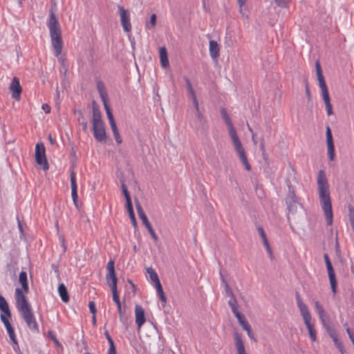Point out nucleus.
Instances as JSON below:
<instances>
[{"instance_id": "1", "label": "nucleus", "mask_w": 354, "mask_h": 354, "mask_svg": "<svg viewBox=\"0 0 354 354\" xmlns=\"http://www.w3.org/2000/svg\"><path fill=\"white\" fill-rule=\"evenodd\" d=\"M319 198L328 225L333 224V210L328 179L324 170H319L317 178Z\"/></svg>"}, {"instance_id": "2", "label": "nucleus", "mask_w": 354, "mask_h": 354, "mask_svg": "<svg viewBox=\"0 0 354 354\" xmlns=\"http://www.w3.org/2000/svg\"><path fill=\"white\" fill-rule=\"evenodd\" d=\"M16 307L28 328L33 333H39V326L32 313L31 306L19 288H17L15 292Z\"/></svg>"}, {"instance_id": "3", "label": "nucleus", "mask_w": 354, "mask_h": 354, "mask_svg": "<svg viewBox=\"0 0 354 354\" xmlns=\"http://www.w3.org/2000/svg\"><path fill=\"white\" fill-rule=\"evenodd\" d=\"M221 113L223 120L225 121V124L227 127L229 135L232 139L234 149L236 151V153H238L239 160H241L242 164L244 165L245 169L247 171H250L251 166L248 162L246 153H245V150L242 146L241 142L236 133V131L233 126V124H232V122L230 118L229 117L226 110L223 108L221 109Z\"/></svg>"}, {"instance_id": "4", "label": "nucleus", "mask_w": 354, "mask_h": 354, "mask_svg": "<svg viewBox=\"0 0 354 354\" xmlns=\"http://www.w3.org/2000/svg\"><path fill=\"white\" fill-rule=\"evenodd\" d=\"M288 191L286 197V204L289 213L295 214L297 212V204L299 203L295 189L289 180L286 181Z\"/></svg>"}, {"instance_id": "5", "label": "nucleus", "mask_w": 354, "mask_h": 354, "mask_svg": "<svg viewBox=\"0 0 354 354\" xmlns=\"http://www.w3.org/2000/svg\"><path fill=\"white\" fill-rule=\"evenodd\" d=\"M136 210H137L138 216L141 219L142 224L146 227V228L147 229L149 233L150 234L151 238L154 240V241H157L158 239V236L156 235L150 222L149 221L147 216L145 214L140 203L138 200L136 201Z\"/></svg>"}, {"instance_id": "6", "label": "nucleus", "mask_w": 354, "mask_h": 354, "mask_svg": "<svg viewBox=\"0 0 354 354\" xmlns=\"http://www.w3.org/2000/svg\"><path fill=\"white\" fill-rule=\"evenodd\" d=\"M35 156L37 164L41 165L44 171L49 169V165L46 156V149L43 142L36 145Z\"/></svg>"}, {"instance_id": "7", "label": "nucleus", "mask_w": 354, "mask_h": 354, "mask_svg": "<svg viewBox=\"0 0 354 354\" xmlns=\"http://www.w3.org/2000/svg\"><path fill=\"white\" fill-rule=\"evenodd\" d=\"M324 259L326 263L327 272L328 275L329 282L331 288L332 292L333 295L337 293V282L333 265L330 261L328 255L327 254H324Z\"/></svg>"}, {"instance_id": "8", "label": "nucleus", "mask_w": 354, "mask_h": 354, "mask_svg": "<svg viewBox=\"0 0 354 354\" xmlns=\"http://www.w3.org/2000/svg\"><path fill=\"white\" fill-rule=\"evenodd\" d=\"M118 8L120 16V21L122 28L124 32H129L131 30V24L130 22V14L123 6L118 5Z\"/></svg>"}, {"instance_id": "9", "label": "nucleus", "mask_w": 354, "mask_h": 354, "mask_svg": "<svg viewBox=\"0 0 354 354\" xmlns=\"http://www.w3.org/2000/svg\"><path fill=\"white\" fill-rule=\"evenodd\" d=\"M52 46L55 50V55L59 56L62 53L63 41L61 31L50 33Z\"/></svg>"}, {"instance_id": "10", "label": "nucleus", "mask_w": 354, "mask_h": 354, "mask_svg": "<svg viewBox=\"0 0 354 354\" xmlns=\"http://www.w3.org/2000/svg\"><path fill=\"white\" fill-rule=\"evenodd\" d=\"M326 145H327V154L330 161H333L335 159V146L333 142V138L330 128L329 126L326 127Z\"/></svg>"}, {"instance_id": "11", "label": "nucleus", "mask_w": 354, "mask_h": 354, "mask_svg": "<svg viewBox=\"0 0 354 354\" xmlns=\"http://www.w3.org/2000/svg\"><path fill=\"white\" fill-rule=\"evenodd\" d=\"M196 119H193L189 121L191 127L196 131L207 130V120L206 118L201 113V112L196 113Z\"/></svg>"}, {"instance_id": "12", "label": "nucleus", "mask_w": 354, "mask_h": 354, "mask_svg": "<svg viewBox=\"0 0 354 354\" xmlns=\"http://www.w3.org/2000/svg\"><path fill=\"white\" fill-rule=\"evenodd\" d=\"M70 180H71V196L73 201V203L75 206L79 209L80 207V205L78 203L77 198V185L76 183V178H75V174L73 170L71 171L70 174Z\"/></svg>"}, {"instance_id": "13", "label": "nucleus", "mask_w": 354, "mask_h": 354, "mask_svg": "<svg viewBox=\"0 0 354 354\" xmlns=\"http://www.w3.org/2000/svg\"><path fill=\"white\" fill-rule=\"evenodd\" d=\"M296 300H297V306H298L300 313L303 317L304 322L311 320V315L308 309V307L302 301L298 292H296Z\"/></svg>"}, {"instance_id": "14", "label": "nucleus", "mask_w": 354, "mask_h": 354, "mask_svg": "<svg viewBox=\"0 0 354 354\" xmlns=\"http://www.w3.org/2000/svg\"><path fill=\"white\" fill-rule=\"evenodd\" d=\"M93 136L97 142H103L106 138L104 124L92 125Z\"/></svg>"}, {"instance_id": "15", "label": "nucleus", "mask_w": 354, "mask_h": 354, "mask_svg": "<svg viewBox=\"0 0 354 354\" xmlns=\"http://www.w3.org/2000/svg\"><path fill=\"white\" fill-rule=\"evenodd\" d=\"M9 88L12 93V97L14 99L19 100L20 99V95H21V93L22 91V88L20 85L19 80L18 77H15L12 79V80L10 84Z\"/></svg>"}, {"instance_id": "16", "label": "nucleus", "mask_w": 354, "mask_h": 354, "mask_svg": "<svg viewBox=\"0 0 354 354\" xmlns=\"http://www.w3.org/2000/svg\"><path fill=\"white\" fill-rule=\"evenodd\" d=\"M135 315H136V324L137 325V329L139 332L142 326L146 322L145 311L143 308L140 305H136L135 307Z\"/></svg>"}, {"instance_id": "17", "label": "nucleus", "mask_w": 354, "mask_h": 354, "mask_svg": "<svg viewBox=\"0 0 354 354\" xmlns=\"http://www.w3.org/2000/svg\"><path fill=\"white\" fill-rule=\"evenodd\" d=\"M315 68H316L317 80L319 82V86L322 91V94L328 93V88H327V86H326V82L324 80V77L322 74V67H321V65H320L319 61H317L315 63Z\"/></svg>"}, {"instance_id": "18", "label": "nucleus", "mask_w": 354, "mask_h": 354, "mask_svg": "<svg viewBox=\"0 0 354 354\" xmlns=\"http://www.w3.org/2000/svg\"><path fill=\"white\" fill-rule=\"evenodd\" d=\"M92 125L104 124L100 110L95 101L92 102Z\"/></svg>"}, {"instance_id": "19", "label": "nucleus", "mask_w": 354, "mask_h": 354, "mask_svg": "<svg viewBox=\"0 0 354 354\" xmlns=\"http://www.w3.org/2000/svg\"><path fill=\"white\" fill-rule=\"evenodd\" d=\"M48 27L49 28L50 33L61 31L56 15L52 9L50 10V17L48 22Z\"/></svg>"}, {"instance_id": "20", "label": "nucleus", "mask_w": 354, "mask_h": 354, "mask_svg": "<svg viewBox=\"0 0 354 354\" xmlns=\"http://www.w3.org/2000/svg\"><path fill=\"white\" fill-rule=\"evenodd\" d=\"M96 87L102 102H107L108 93L104 82L100 80H97L96 82Z\"/></svg>"}, {"instance_id": "21", "label": "nucleus", "mask_w": 354, "mask_h": 354, "mask_svg": "<svg viewBox=\"0 0 354 354\" xmlns=\"http://www.w3.org/2000/svg\"><path fill=\"white\" fill-rule=\"evenodd\" d=\"M19 281L21 285V290L25 295V294L28 293L29 292V287L28 283V278H27V273L26 271L22 270L19 273Z\"/></svg>"}, {"instance_id": "22", "label": "nucleus", "mask_w": 354, "mask_h": 354, "mask_svg": "<svg viewBox=\"0 0 354 354\" xmlns=\"http://www.w3.org/2000/svg\"><path fill=\"white\" fill-rule=\"evenodd\" d=\"M328 335L332 339L333 342H334V344L339 350V351L342 354H344L346 353V350L344 348L342 342L338 338L336 331L333 330V332L330 333Z\"/></svg>"}, {"instance_id": "23", "label": "nucleus", "mask_w": 354, "mask_h": 354, "mask_svg": "<svg viewBox=\"0 0 354 354\" xmlns=\"http://www.w3.org/2000/svg\"><path fill=\"white\" fill-rule=\"evenodd\" d=\"M235 346L237 351V354H247L245 352L243 342L241 339V335L238 333H236L234 335Z\"/></svg>"}, {"instance_id": "24", "label": "nucleus", "mask_w": 354, "mask_h": 354, "mask_svg": "<svg viewBox=\"0 0 354 354\" xmlns=\"http://www.w3.org/2000/svg\"><path fill=\"white\" fill-rule=\"evenodd\" d=\"M220 48L217 41H209V55L213 59H216L219 56Z\"/></svg>"}, {"instance_id": "25", "label": "nucleus", "mask_w": 354, "mask_h": 354, "mask_svg": "<svg viewBox=\"0 0 354 354\" xmlns=\"http://www.w3.org/2000/svg\"><path fill=\"white\" fill-rule=\"evenodd\" d=\"M106 282L110 286L111 290H118L117 289V282L118 279L116 277L115 272L107 273L106 276Z\"/></svg>"}, {"instance_id": "26", "label": "nucleus", "mask_w": 354, "mask_h": 354, "mask_svg": "<svg viewBox=\"0 0 354 354\" xmlns=\"http://www.w3.org/2000/svg\"><path fill=\"white\" fill-rule=\"evenodd\" d=\"M0 310L3 315H6L9 317H11V312L8 304L2 295H0Z\"/></svg>"}, {"instance_id": "27", "label": "nucleus", "mask_w": 354, "mask_h": 354, "mask_svg": "<svg viewBox=\"0 0 354 354\" xmlns=\"http://www.w3.org/2000/svg\"><path fill=\"white\" fill-rule=\"evenodd\" d=\"M160 63L163 68H167L169 64V59L167 57V51L165 47H161L160 48Z\"/></svg>"}, {"instance_id": "28", "label": "nucleus", "mask_w": 354, "mask_h": 354, "mask_svg": "<svg viewBox=\"0 0 354 354\" xmlns=\"http://www.w3.org/2000/svg\"><path fill=\"white\" fill-rule=\"evenodd\" d=\"M58 292L62 301L66 303L69 301V295L66 287L64 283H61L58 286Z\"/></svg>"}, {"instance_id": "29", "label": "nucleus", "mask_w": 354, "mask_h": 354, "mask_svg": "<svg viewBox=\"0 0 354 354\" xmlns=\"http://www.w3.org/2000/svg\"><path fill=\"white\" fill-rule=\"evenodd\" d=\"M155 287L156 288L157 295L161 301L162 306V307H165L167 299L163 291L162 285L160 283H158V284L155 285Z\"/></svg>"}, {"instance_id": "30", "label": "nucleus", "mask_w": 354, "mask_h": 354, "mask_svg": "<svg viewBox=\"0 0 354 354\" xmlns=\"http://www.w3.org/2000/svg\"><path fill=\"white\" fill-rule=\"evenodd\" d=\"M74 113H77L79 115V118H77V122H78L79 124H80L82 126L83 131L86 132L87 129H88V124H87V122L83 115L82 111L81 110H75Z\"/></svg>"}, {"instance_id": "31", "label": "nucleus", "mask_w": 354, "mask_h": 354, "mask_svg": "<svg viewBox=\"0 0 354 354\" xmlns=\"http://www.w3.org/2000/svg\"><path fill=\"white\" fill-rule=\"evenodd\" d=\"M306 328L308 330L309 336L312 342H315L317 340V332L315 329L313 325L310 323V320L304 322Z\"/></svg>"}, {"instance_id": "32", "label": "nucleus", "mask_w": 354, "mask_h": 354, "mask_svg": "<svg viewBox=\"0 0 354 354\" xmlns=\"http://www.w3.org/2000/svg\"><path fill=\"white\" fill-rule=\"evenodd\" d=\"M147 272L149 274L150 279L154 282L155 285L160 283L156 272L152 268H148L147 269Z\"/></svg>"}, {"instance_id": "33", "label": "nucleus", "mask_w": 354, "mask_h": 354, "mask_svg": "<svg viewBox=\"0 0 354 354\" xmlns=\"http://www.w3.org/2000/svg\"><path fill=\"white\" fill-rule=\"evenodd\" d=\"M319 319H320L322 324L323 326L324 327V328L326 329L328 334H329L330 333L335 330V329H333L330 326V324L328 323V317L326 314H324V315L323 317H319Z\"/></svg>"}, {"instance_id": "34", "label": "nucleus", "mask_w": 354, "mask_h": 354, "mask_svg": "<svg viewBox=\"0 0 354 354\" xmlns=\"http://www.w3.org/2000/svg\"><path fill=\"white\" fill-rule=\"evenodd\" d=\"M234 315L243 329L245 328H247V326L250 325L248 324V321L245 319V316L243 314H241L240 312L236 313Z\"/></svg>"}, {"instance_id": "35", "label": "nucleus", "mask_w": 354, "mask_h": 354, "mask_svg": "<svg viewBox=\"0 0 354 354\" xmlns=\"http://www.w3.org/2000/svg\"><path fill=\"white\" fill-rule=\"evenodd\" d=\"M228 305L230 306L231 310L234 314L239 313L238 304L235 295L234 296V298L231 297L230 300H229Z\"/></svg>"}, {"instance_id": "36", "label": "nucleus", "mask_w": 354, "mask_h": 354, "mask_svg": "<svg viewBox=\"0 0 354 354\" xmlns=\"http://www.w3.org/2000/svg\"><path fill=\"white\" fill-rule=\"evenodd\" d=\"M183 78H184V80L185 81V83H186L187 90L189 93L191 97L192 98V97H196V93H195V91H194V88H192V86L190 80L186 76H185Z\"/></svg>"}, {"instance_id": "37", "label": "nucleus", "mask_w": 354, "mask_h": 354, "mask_svg": "<svg viewBox=\"0 0 354 354\" xmlns=\"http://www.w3.org/2000/svg\"><path fill=\"white\" fill-rule=\"evenodd\" d=\"M8 318L10 317H8L6 315H1V320L3 323L7 331L9 330L10 329H13L10 322L8 320Z\"/></svg>"}, {"instance_id": "38", "label": "nucleus", "mask_w": 354, "mask_h": 354, "mask_svg": "<svg viewBox=\"0 0 354 354\" xmlns=\"http://www.w3.org/2000/svg\"><path fill=\"white\" fill-rule=\"evenodd\" d=\"M315 308L319 315V317H322L326 314L324 308L318 301H315Z\"/></svg>"}, {"instance_id": "39", "label": "nucleus", "mask_w": 354, "mask_h": 354, "mask_svg": "<svg viewBox=\"0 0 354 354\" xmlns=\"http://www.w3.org/2000/svg\"><path fill=\"white\" fill-rule=\"evenodd\" d=\"M315 308L319 315V317H322L326 314L324 308L318 301H315Z\"/></svg>"}, {"instance_id": "40", "label": "nucleus", "mask_w": 354, "mask_h": 354, "mask_svg": "<svg viewBox=\"0 0 354 354\" xmlns=\"http://www.w3.org/2000/svg\"><path fill=\"white\" fill-rule=\"evenodd\" d=\"M277 6L281 8H286L288 7L292 0H274Z\"/></svg>"}, {"instance_id": "41", "label": "nucleus", "mask_w": 354, "mask_h": 354, "mask_svg": "<svg viewBox=\"0 0 354 354\" xmlns=\"http://www.w3.org/2000/svg\"><path fill=\"white\" fill-rule=\"evenodd\" d=\"M111 291H112V294H113V300L117 305V307L122 306L120 300L119 295L118 292V290H111Z\"/></svg>"}, {"instance_id": "42", "label": "nucleus", "mask_w": 354, "mask_h": 354, "mask_svg": "<svg viewBox=\"0 0 354 354\" xmlns=\"http://www.w3.org/2000/svg\"><path fill=\"white\" fill-rule=\"evenodd\" d=\"M121 187H122V193L124 194L125 200L127 201V200H129V199H131L130 194H129V191L127 189V187L126 186V185L122 183V185H121Z\"/></svg>"}, {"instance_id": "43", "label": "nucleus", "mask_w": 354, "mask_h": 354, "mask_svg": "<svg viewBox=\"0 0 354 354\" xmlns=\"http://www.w3.org/2000/svg\"><path fill=\"white\" fill-rule=\"evenodd\" d=\"M126 207H127V210L129 214L134 213L131 199H129V200L126 201Z\"/></svg>"}, {"instance_id": "44", "label": "nucleus", "mask_w": 354, "mask_h": 354, "mask_svg": "<svg viewBox=\"0 0 354 354\" xmlns=\"http://www.w3.org/2000/svg\"><path fill=\"white\" fill-rule=\"evenodd\" d=\"M106 269L108 270V273H112L115 272V267H114V261L110 260L106 266Z\"/></svg>"}, {"instance_id": "45", "label": "nucleus", "mask_w": 354, "mask_h": 354, "mask_svg": "<svg viewBox=\"0 0 354 354\" xmlns=\"http://www.w3.org/2000/svg\"><path fill=\"white\" fill-rule=\"evenodd\" d=\"M257 229V232L259 234V236L262 240L267 238L266 232L262 226L258 225Z\"/></svg>"}, {"instance_id": "46", "label": "nucleus", "mask_w": 354, "mask_h": 354, "mask_svg": "<svg viewBox=\"0 0 354 354\" xmlns=\"http://www.w3.org/2000/svg\"><path fill=\"white\" fill-rule=\"evenodd\" d=\"M88 308H89L90 312L92 313V315H96L97 310H96L95 304L94 301H90L88 302Z\"/></svg>"}, {"instance_id": "47", "label": "nucleus", "mask_w": 354, "mask_h": 354, "mask_svg": "<svg viewBox=\"0 0 354 354\" xmlns=\"http://www.w3.org/2000/svg\"><path fill=\"white\" fill-rule=\"evenodd\" d=\"M118 310L120 316V320L121 322L124 323V318L123 317V313L125 311V307L124 308L122 306L118 307Z\"/></svg>"}, {"instance_id": "48", "label": "nucleus", "mask_w": 354, "mask_h": 354, "mask_svg": "<svg viewBox=\"0 0 354 354\" xmlns=\"http://www.w3.org/2000/svg\"><path fill=\"white\" fill-rule=\"evenodd\" d=\"M8 333V335L10 337V340L12 342H15L17 340V338H16V335H15V330H14V328L13 329H10L9 330L7 331Z\"/></svg>"}, {"instance_id": "49", "label": "nucleus", "mask_w": 354, "mask_h": 354, "mask_svg": "<svg viewBox=\"0 0 354 354\" xmlns=\"http://www.w3.org/2000/svg\"><path fill=\"white\" fill-rule=\"evenodd\" d=\"M103 104H104V106L106 115H107V118L113 117V115L112 114V112L111 111L109 106L107 104V102H103Z\"/></svg>"}, {"instance_id": "50", "label": "nucleus", "mask_w": 354, "mask_h": 354, "mask_svg": "<svg viewBox=\"0 0 354 354\" xmlns=\"http://www.w3.org/2000/svg\"><path fill=\"white\" fill-rule=\"evenodd\" d=\"M225 292L227 295H229L230 297L234 298V294L233 293V292H232V289L230 288L228 283L225 284Z\"/></svg>"}, {"instance_id": "51", "label": "nucleus", "mask_w": 354, "mask_h": 354, "mask_svg": "<svg viewBox=\"0 0 354 354\" xmlns=\"http://www.w3.org/2000/svg\"><path fill=\"white\" fill-rule=\"evenodd\" d=\"M322 95L323 100L324 102L325 105L330 103L328 92L322 93Z\"/></svg>"}, {"instance_id": "52", "label": "nucleus", "mask_w": 354, "mask_h": 354, "mask_svg": "<svg viewBox=\"0 0 354 354\" xmlns=\"http://www.w3.org/2000/svg\"><path fill=\"white\" fill-rule=\"evenodd\" d=\"M59 240L62 244V246L63 248V251L64 252H66V249H67V245L66 243V241H65V239L64 238L63 236H59Z\"/></svg>"}, {"instance_id": "53", "label": "nucleus", "mask_w": 354, "mask_h": 354, "mask_svg": "<svg viewBox=\"0 0 354 354\" xmlns=\"http://www.w3.org/2000/svg\"><path fill=\"white\" fill-rule=\"evenodd\" d=\"M104 335H105L106 339L108 340L109 346L110 345H115L114 342H113V340L112 339V338H111V335H109V333L108 330H105L104 331Z\"/></svg>"}, {"instance_id": "54", "label": "nucleus", "mask_w": 354, "mask_h": 354, "mask_svg": "<svg viewBox=\"0 0 354 354\" xmlns=\"http://www.w3.org/2000/svg\"><path fill=\"white\" fill-rule=\"evenodd\" d=\"M192 99L193 100V103H194V108H195V110H196V113H198V112H201L200 109H199L198 102L197 100L196 96L194 97H192Z\"/></svg>"}, {"instance_id": "55", "label": "nucleus", "mask_w": 354, "mask_h": 354, "mask_svg": "<svg viewBox=\"0 0 354 354\" xmlns=\"http://www.w3.org/2000/svg\"><path fill=\"white\" fill-rule=\"evenodd\" d=\"M326 112H327V115H332L333 113V106H332V104L330 103L326 104Z\"/></svg>"}, {"instance_id": "56", "label": "nucleus", "mask_w": 354, "mask_h": 354, "mask_svg": "<svg viewBox=\"0 0 354 354\" xmlns=\"http://www.w3.org/2000/svg\"><path fill=\"white\" fill-rule=\"evenodd\" d=\"M244 330L247 331V334L250 338H251V339L254 338V334L251 330V327L250 325L248 326L247 328H245Z\"/></svg>"}, {"instance_id": "57", "label": "nucleus", "mask_w": 354, "mask_h": 354, "mask_svg": "<svg viewBox=\"0 0 354 354\" xmlns=\"http://www.w3.org/2000/svg\"><path fill=\"white\" fill-rule=\"evenodd\" d=\"M305 92H306V96H307L308 100H310L311 95H310V91L307 81H306Z\"/></svg>"}, {"instance_id": "58", "label": "nucleus", "mask_w": 354, "mask_h": 354, "mask_svg": "<svg viewBox=\"0 0 354 354\" xmlns=\"http://www.w3.org/2000/svg\"><path fill=\"white\" fill-rule=\"evenodd\" d=\"M48 337H49L51 339H53L55 343H58V341H57V338H56V337H55V333H54V332H53V331H52V330H49V331L48 332Z\"/></svg>"}, {"instance_id": "59", "label": "nucleus", "mask_w": 354, "mask_h": 354, "mask_svg": "<svg viewBox=\"0 0 354 354\" xmlns=\"http://www.w3.org/2000/svg\"><path fill=\"white\" fill-rule=\"evenodd\" d=\"M150 24L152 27H154L156 24V15L155 14H152L150 17Z\"/></svg>"}, {"instance_id": "60", "label": "nucleus", "mask_w": 354, "mask_h": 354, "mask_svg": "<svg viewBox=\"0 0 354 354\" xmlns=\"http://www.w3.org/2000/svg\"><path fill=\"white\" fill-rule=\"evenodd\" d=\"M129 217H130V219H131L132 225L134 227H136L137 226V221H136V219L135 214L133 213V214H129Z\"/></svg>"}, {"instance_id": "61", "label": "nucleus", "mask_w": 354, "mask_h": 354, "mask_svg": "<svg viewBox=\"0 0 354 354\" xmlns=\"http://www.w3.org/2000/svg\"><path fill=\"white\" fill-rule=\"evenodd\" d=\"M106 354H116V349L115 345H110L108 353Z\"/></svg>"}, {"instance_id": "62", "label": "nucleus", "mask_w": 354, "mask_h": 354, "mask_svg": "<svg viewBox=\"0 0 354 354\" xmlns=\"http://www.w3.org/2000/svg\"><path fill=\"white\" fill-rule=\"evenodd\" d=\"M12 343H13V349H14V351L17 353H20V348H19L18 342L16 341L15 342H12Z\"/></svg>"}, {"instance_id": "63", "label": "nucleus", "mask_w": 354, "mask_h": 354, "mask_svg": "<svg viewBox=\"0 0 354 354\" xmlns=\"http://www.w3.org/2000/svg\"><path fill=\"white\" fill-rule=\"evenodd\" d=\"M42 109L46 113H49L50 112V107L47 104H44L42 105Z\"/></svg>"}, {"instance_id": "64", "label": "nucleus", "mask_w": 354, "mask_h": 354, "mask_svg": "<svg viewBox=\"0 0 354 354\" xmlns=\"http://www.w3.org/2000/svg\"><path fill=\"white\" fill-rule=\"evenodd\" d=\"M264 138H261L260 139V149L261 151L264 153L265 152V144H264Z\"/></svg>"}]
</instances>
